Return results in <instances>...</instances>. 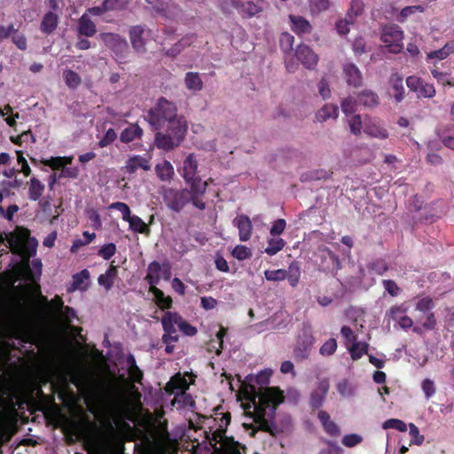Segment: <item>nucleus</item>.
<instances>
[{
    "mask_svg": "<svg viewBox=\"0 0 454 454\" xmlns=\"http://www.w3.org/2000/svg\"><path fill=\"white\" fill-rule=\"evenodd\" d=\"M272 375L270 369L261 371L254 378L259 386L256 391L253 387L250 402L243 404L245 413L253 418L258 428L264 432H271L272 419L277 407L284 402V394L278 387H266Z\"/></svg>",
    "mask_w": 454,
    "mask_h": 454,
    "instance_id": "f257e3e1",
    "label": "nucleus"
},
{
    "mask_svg": "<svg viewBox=\"0 0 454 454\" xmlns=\"http://www.w3.org/2000/svg\"><path fill=\"white\" fill-rule=\"evenodd\" d=\"M146 120L155 130L163 129L166 126H187L184 117L177 114L176 103L164 97H160L148 110Z\"/></svg>",
    "mask_w": 454,
    "mask_h": 454,
    "instance_id": "f03ea898",
    "label": "nucleus"
},
{
    "mask_svg": "<svg viewBox=\"0 0 454 454\" xmlns=\"http://www.w3.org/2000/svg\"><path fill=\"white\" fill-rule=\"evenodd\" d=\"M166 133L157 130L155 145L159 149L171 151L184 140L188 126H166Z\"/></svg>",
    "mask_w": 454,
    "mask_h": 454,
    "instance_id": "7ed1b4c3",
    "label": "nucleus"
},
{
    "mask_svg": "<svg viewBox=\"0 0 454 454\" xmlns=\"http://www.w3.org/2000/svg\"><path fill=\"white\" fill-rule=\"evenodd\" d=\"M99 38L104 45L112 51L114 59L122 64L128 61L129 46L127 40L116 33L103 32Z\"/></svg>",
    "mask_w": 454,
    "mask_h": 454,
    "instance_id": "20e7f679",
    "label": "nucleus"
},
{
    "mask_svg": "<svg viewBox=\"0 0 454 454\" xmlns=\"http://www.w3.org/2000/svg\"><path fill=\"white\" fill-rule=\"evenodd\" d=\"M161 325L164 332H170L173 334H177L176 326L186 336L192 337L198 333L195 326L189 324L176 311H166L161 317Z\"/></svg>",
    "mask_w": 454,
    "mask_h": 454,
    "instance_id": "39448f33",
    "label": "nucleus"
},
{
    "mask_svg": "<svg viewBox=\"0 0 454 454\" xmlns=\"http://www.w3.org/2000/svg\"><path fill=\"white\" fill-rule=\"evenodd\" d=\"M162 198L166 206L172 211L179 213L189 202L191 194L188 189L168 188L163 192Z\"/></svg>",
    "mask_w": 454,
    "mask_h": 454,
    "instance_id": "423d86ee",
    "label": "nucleus"
},
{
    "mask_svg": "<svg viewBox=\"0 0 454 454\" xmlns=\"http://www.w3.org/2000/svg\"><path fill=\"white\" fill-rule=\"evenodd\" d=\"M403 33L396 25L386 26L382 29L381 41L391 53H399L403 48Z\"/></svg>",
    "mask_w": 454,
    "mask_h": 454,
    "instance_id": "0eeeda50",
    "label": "nucleus"
},
{
    "mask_svg": "<svg viewBox=\"0 0 454 454\" xmlns=\"http://www.w3.org/2000/svg\"><path fill=\"white\" fill-rule=\"evenodd\" d=\"M210 182H212V178L202 182L199 176H194L189 182H185L190 186L188 191L191 194V202L200 210H204L206 208V204L202 200V197L206 193Z\"/></svg>",
    "mask_w": 454,
    "mask_h": 454,
    "instance_id": "6e6552de",
    "label": "nucleus"
},
{
    "mask_svg": "<svg viewBox=\"0 0 454 454\" xmlns=\"http://www.w3.org/2000/svg\"><path fill=\"white\" fill-rule=\"evenodd\" d=\"M189 384L186 379L180 373L175 374L165 386V392L168 395H174L175 400L179 398L190 399V395L186 394Z\"/></svg>",
    "mask_w": 454,
    "mask_h": 454,
    "instance_id": "1a4fd4ad",
    "label": "nucleus"
},
{
    "mask_svg": "<svg viewBox=\"0 0 454 454\" xmlns=\"http://www.w3.org/2000/svg\"><path fill=\"white\" fill-rule=\"evenodd\" d=\"M145 3L155 16L170 19L177 12V6L170 0H145Z\"/></svg>",
    "mask_w": 454,
    "mask_h": 454,
    "instance_id": "9d476101",
    "label": "nucleus"
},
{
    "mask_svg": "<svg viewBox=\"0 0 454 454\" xmlns=\"http://www.w3.org/2000/svg\"><path fill=\"white\" fill-rule=\"evenodd\" d=\"M454 54V40L448 41L441 49L427 53L426 62L430 67H438L437 64Z\"/></svg>",
    "mask_w": 454,
    "mask_h": 454,
    "instance_id": "9b49d317",
    "label": "nucleus"
},
{
    "mask_svg": "<svg viewBox=\"0 0 454 454\" xmlns=\"http://www.w3.org/2000/svg\"><path fill=\"white\" fill-rule=\"evenodd\" d=\"M231 5L236 8L244 19H250L256 16L262 12V7L260 3H254L252 1H242V0H230Z\"/></svg>",
    "mask_w": 454,
    "mask_h": 454,
    "instance_id": "f8f14e48",
    "label": "nucleus"
},
{
    "mask_svg": "<svg viewBox=\"0 0 454 454\" xmlns=\"http://www.w3.org/2000/svg\"><path fill=\"white\" fill-rule=\"evenodd\" d=\"M297 59L308 69L316 67L318 56L308 45L300 44L295 50Z\"/></svg>",
    "mask_w": 454,
    "mask_h": 454,
    "instance_id": "ddd939ff",
    "label": "nucleus"
},
{
    "mask_svg": "<svg viewBox=\"0 0 454 454\" xmlns=\"http://www.w3.org/2000/svg\"><path fill=\"white\" fill-rule=\"evenodd\" d=\"M145 32V27L141 25L132 26L129 28V35L134 51L137 53H145L146 51V41L144 36Z\"/></svg>",
    "mask_w": 454,
    "mask_h": 454,
    "instance_id": "4468645a",
    "label": "nucleus"
},
{
    "mask_svg": "<svg viewBox=\"0 0 454 454\" xmlns=\"http://www.w3.org/2000/svg\"><path fill=\"white\" fill-rule=\"evenodd\" d=\"M364 132L375 138L385 139L388 137L387 130L377 119L366 117L364 121Z\"/></svg>",
    "mask_w": 454,
    "mask_h": 454,
    "instance_id": "2eb2a0df",
    "label": "nucleus"
},
{
    "mask_svg": "<svg viewBox=\"0 0 454 454\" xmlns=\"http://www.w3.org/2000/svg\"><path fill=\"white\" fill-rule=\"evenodd\" d=\"M343 74L347 83L355 88L363 84V75L359 68L353 63L348 62L343 65Z\"/></svg>",
    "mask_w": 454,
    "mask_h": 454,
    "instance_id": "dca6fc26",
    "label": "nucleus"
},
{
    "mask_svg": "<svg viewBox=\"0 0 454 454\" xmlns=\"http://www.w3.org/2000/svg\"><path fill=\"white\" fill-rule=\"evenodd\" d=\"M234 225L239 229V239L247 241L252 234V223L247 215H240L233 220Z\"/></svg>",
    "mask_w": 454,
    "mask_h": 454,
    "instance_id": "f3484780",
    "label": "nucleus"
},
{
    "mask_svg": "<svg viewBox=\"0 0 454 454\" xmlns=\"http://www.w3.org/2000/svg\"><path fill=\"white\" fill-rule=\"evenodd\" d=\"M138 168L148 171L151 168V164L148 159L141 155H134L129 158L125 163V172L134 174Z\"/></svg>",
    "mask_w": 454,
    "mask_h": 454,
    "instance_id": "a211bd4d",
    "label": "nucleus"
},
{
    "mask_svg": "<svg viewBox=\"0 0 454 454\" xmlns=\"http://www.w3.org/2000/svg\"><path fill=\"white\" fill-rule=\"evenodd\" d=\"M59 22V15L53 11H49L43 16L40 24V30L43 35H49L57 29Z\"/></svg>",
    "mask_w": 454,
    "mask_h": 454,
    "instance_id": "6ab92c4d",
    "label": "nucleus"
},
{
    "mask_svg": "<svg viewBox=\"0 0 454 454\" xmlns=\"http://www.w3.org/2000/svg\"><path fill=\"white\" fill-rule=\"evenodd\" d=\"M389 94L395 98V102H401L404 98V87L403 77L398 74H392L389 78Z\"/></svg>",
    "mask_w": 454,
    "mask_h": 454,
    "instance_id": "aec40b11",
    "label": "nucleus"
},
{
    "mask_svg": "<svg viewBox=\"0 0 454 454\" xmlns=\"http://www.w3.org/2000/svg\"><path fill=\"white\" fill-rule=\"evenodd\" d=\"M198 161L193 153H190L183 162L182 176L185 182H189L194 176H197Z\"/></svg>",
    "mask_w": 454,
    "mask_h": 454,
    "instance_id": "412c9836",
    "label": "nucleus"
},
{
    "mask_svg": "<svg viewBox=\"0 0 454 454\" xmlns=\"http://www.w3.org/2000/svg\"><path fill=\"white\" fill-rule=\"evenodd\" d=\"M328 380H322L318 383L317 388L312 392L310 397V404L314 408L320 407L325 402V395L329 390Z\"/></svg>",
    "mask_w": 454,
    "mask_h": 454,
    "instance_id": "4be33fe9",
    "label": "nucleus"
},
{
    "mask_svg": "<svg viewBox=\"0 0 454 454\" xmlns=\"http://www.w3.org/2000/svg\"><path fill=\"white\" fill-rule=\"evenodd\" d=\"M290 27L291 29L299 35L309 34L312 27L310 23L301 16L290 15Z\"/></svg>",
    "mask_w": 454,
    "mask_h": 454,
    "instance_id": "5701e85b",
    "label": "nucleus"
},
{
    "mask_svg": "<svg viewBox=\"0 0 454 454\" xmlns=\"http://www.w3.org/2000/svg\"><path fill=\"white\" fill-rule=\"evenodd\" d=\"M195 40L196 35L194 34H188L183 36L176 43H175L166 51V55L171 58H176L185 48L191 46L195 42Z\"/></svg>",
    "mask_w": 454,
    "mask_h": 454,
    "instance_id": "b1692460",
    "label": "nucleus"
},
{
    "mask_svg": "<svg viewBox=\"0 0 454 454\" xmlns=\"http://www.w3.org/2000/svg\"><path fill=\"white\" fill-rule=\"evenodd\" d=\"M317 418L326 434L331 436H339L340 434V427L331 419L330 415L326 411H320L317 413Z\"/></svg>",
    "mask_w": 454,
    "mask_h": 454,
    "instance_id": "393cba45",
    "label": "nucleus"
},
{
    "mask_svg": "<svg viewBox=\"0 0 454 454\" xmlns=\"http://www.w3.org/2000/svg\"><path fill=\"white\" fill-rule=\"evenodd\" d=\"M162 267L157 261L152 262L147 268V273L145 278L146 282L149 284V287H156L160 283L161 278Z\"/></svg>",
    "mask_w": 454,
    "mask_h": 454,
    "instance_id": "a878e982",
    "label": "nucleus"
},
{
    "mask_svg": "<svg viewBox=\"0 0 454 454\" xmlns=\"http://www.w3.org/2000/svg\"><path fill=\"white\" fill-rule=\"evenodd\" d=\"M77 30L79 35L87 37H91L97 33L96 25L87 13L82 14L78 20Z\"/></svg>",
    "mask_w": 454,
    "mask_h": 454,
    "instance_id": "bb28decb",
    "label": "nucleus"
},
{
    "mask_svg": "<svg viewBox=\"0 0 454 454\" xmlns=\"http://www.w3.org/2000/svg\"><path fill=\"white\" fill-rule=\"evenodd\" d=\"M155 173L162 182H168L173 179L175 170L173 165L167 160L159 162L155 166Z\"/></svg>",
    "mask_w": 454,
    "mask_h": 454,
    "instance_id": "cd10ccee",
    "label": "nucleus"
},
{
    "mask_svg": "<svg viewBox=\"0 0 454 454\" xmlns=\"http://www.w3.org/2000/svg\"><path fill=\"white\" fill-rule=\"evenodd\" d=\"M126 364L129 379L135 383H141L144 373L137 366L135 356L132 354L127 356Z\"/></svg>",
    "mask_w": 454,
    "mask_h": 454,
    "instance_id": "c85d7f7f",
    "label": "nucleus"
},
{
    "mask_svg": "<svg viewBox=\"0 0 454 454\" xmlns=\"http://www.w3.org/2000/svg\"><path fill=\"white\" fill-rule=\"evenodd\" d=\"M149 293L154 297L156 305L161 309H169L173 305V300L170 296H166L160 289L156 287H149Z\"/></svg>",
    "mask_w": 454,
    "mask_h": 454,
    "instance_id": "c756f323",
    "label": "nucleus"
},
{
    "mask_svg": "<svg viewBox=\"0 0 454 454\" xmlns=\"http://www.w3.org/2000/svg\"><path fill=\"white\" fill-rule=\"evenodd\" d=\"M184 84L187 90L197 92L203 89V81L198 72H188L184 76Z\"/></svg>",
    "mask_w": 454,
    "mask_h": 454,
    "instance_id": "7c9ffc66",
    "label": "nucleus"
},
{
    "mask_svg": "<svg viewBox=\"0 0 454 454\" xmlns=\"http://www.w3.org/2000/svg\"><path fill=\"white\" fill-rule=\"evenodd\" d=\"M143 136V129L137 124H130L124 129L120 136V140L122 143H130L137 138H141Z\"/></svg>",
    "mask_w": 454,
    "mask_h": 454,
    "instance_id": "2f4dec72",
    "label": "nucleus"
},
{
    "mask_svg": "<svg viewBox=\"0 0 454 454\" xmlns=\"http://www.w3.org/2000/svg\"><path fill=\"white\" fill-rule=\"evenodd\" d=\"M118 275V270L117 267L111 264L110 267L107 269L105 274H101L98 278V282L100 286H104L106 290H110L114 283L115 278Z\"/></svg>",
    "mask_w": 454,
    "mask_h": 454,
    "instance_id": "473e14b6",
    "label": "nucleus"
},
{
    "mask_svg": "<svg viewBox=\"0 0 454 454\" xmlns=\"http://www.w3.org/2000/svg\"><path fill=\"white\" fill-rule=\"evenodd\" d=\"M358 103L365 107H374L380 103L378 95L371 90H364L357 95Z\"/></svg>",
    "mask_w": 454,
    "mask_h": 454,
    "instance_id": "72a5a7b5",
    "label": "nucleus"
},
{
    "mask_svg": "<svg viewBox=\"0 0 454 454\" xmlns=\"http://www.w3.org/2000/svg\"><path fill=\"white\" fill-rule=\"evenodd\" d=\"M28 198L31 200H38L44 192V184L36 177H31L28 183Z\"/></svg>",
    "mask_w": 454,
    "mask_h": 454,
    "instance_id": "f704fd0d",
    "label": "nucleus"
},
{
    "mask_svg": "<svg viewBox=\"0 0 454 454\" xmlns=\"http://www.w3.org/2000/svg\"><path fill=\"white\" fill-rule=\"evenodd\" d=\"M338 116V107L335 105H325L316 114V120L324 122L329 119H336Z\"/></svg>",
    "mask_w": 454,
    "mask_h": 454,
    "instance_id": "c9c22d12",
    "label": "nucleus"
},
{
    "mask_svg": "<svg viewBox=\"0 0 454 454\" xmlns=\"http://www.w3.org/2000/svg\"><path fill=\"white\" fill-rule=\"evenodd\" d=\"M430 72L438 83L454 87V77L450 73L441 72L438 67H430Z\"/></svg>",
    "mask_w": 454,
    "mask_h": 454,
    "instance_id": "e433bc0d",
    "label": "nucleus"
},
{
    "mask_svg": "<svg viewBox=\"0 0 454 454\" xmlns=\"http://www.w3.org/2000/svg\"><path fill=\"white\" fill-rule=\"evenodd\" d=\"M126 222L129 223V228L135 232L146 235L150 232L148 225L137 215H131L129 220Z\"/></svg>",
    "mask_w": 454,
    "mask_h": 454,
    "instance_id": "4c0bfd02",
    "label": "nucleus"
},
{
    "mask_svg": "<svg viewBox=\"0 0 454 454\" xmlns=\"http://www.w3.org/2000/svg\"><path fill=\"white\" fill-rule=\"evenodd\" d=\"M63 78L66 85L72 90H75L82 83L81 76L71 69H67L63 73Z\"/></svg>",
    "mask_w": 454,
    "mask_h": 454,
    "instance_id": "58836bf2",
    "label": "nucleus"
},
{
    "mask_svg": "<svg viewBox=\"0 0 454 454\" xmlns=\"http://www.w3.org/2000/svg\"><path fill=\"white\" fill-rule=\"evenodd\" d=\"M368 347V343L356 340V342L348 346V349L350 353L352 359L357 360L361 358L363 355L367 353Z\"/></svg>",
    "mask_w": 454,
    "mask_h": 454,
    "instance_id": "ea45409f",
    "label": "nucleus"
},
{
    "mask_svg": "<svg viewBox=\"0 0 454 454\" xmlns=\"http://www.w3.org/2000/svg\"><path fill=\"white\" fill-rule=\"evenodd\" d=\"M314 340H315L311 328L309 326H304L298 337L299 343L303 347L304 349H307L312 346Z\"/></svg>",
    "mask_w": 454,
    "mask_h": 454,
    "instance_id": "a19ab883",
    "label": "nucleus"
},
{
    "mask_svg": "<svg viewBox=\"0 0 454 454\" xmlns=\"http://www.w3.org/2000/svg\"><path fill=\"white\" fill-rule=\"evenodd\" d=\"M364 11V3L360 0H352L349 10L346 15L348 20L355 23L356 18L362 14Z\"/></svg>",
    "mask_w": 454,
    "mask_h": 454,
    "instance_id": "79ce46f5",
    "label": "nucleus"
},
{
    "mask_svg": "<svg viewBox=\"0 0 454 454\" xmlns=\"http://www.w3.org/2000/svg\"><path fill=\"white\" fill-rule=\"evenodd\" d=\"M301 275V269L298 262H294L288 267L287 273L286 272V278L292 286H295L299 281V278Z\"/></svg>",
    "mask_w": 454,
    "mask_h": 454,
    "instance_id": "37998d69",
    "label": "nucleus"
},
{
    "mask_svg": "<svg viewBox=\"0 0 454 454\" xmlns=\"http://www.w3.org/2000/svg\"><path fill=\"white\" fill-rule=\"evenodd\" d=\"M108 12L126 10L131 0H104Z\"/></svg>",
    "mask_w": 454,
    "mask_h": 454,
    "instance_id": "c03bdc74",
    "label": "nucleus"
},
{
    "mask_svg": "<svg viewBox=\"0 0 454 454\" xmlns=\"http://www.w3.org/2000/svg\"><path fill=\"white\" fill-rule=\"evenodd\" d=\"M161 340L162 342L166 344L165 352L167 354H172L174 351L173 343L178 341L179 336L178 334H173L170 332H164Z\"/></svg>",
    "mask_w": 454,
    "mask_h": 454,
    "instance_id": "a18cd8bd",
    "label": "nucleus"
},
{
    "mask_svg": "<svg viewBox=\"0 0 454 454\" xmlns=\"http://www.w3.org/2000/svg\"><path fill=\"white\" fill-rule=\"evenodd\" d=\"M384 429H395L399 432H405L407 430V425L401 419H387L383 424Z\"/></svg>",
    "mask_w": 454,
    "mask_h": 454,
    "instance_id": "49530a36",
    "label": "nucleus"
},
{
    "mask_svg": "<svg viewBox=\"0 0 454 454\" xmlns=\"http://www.w3.org/2000/svg\"><path fill=\"white\" fill-rule=\"evenodd\" d=\"M358 105H360L358 99L356 100L352 97H348L342 101L341 110L346 115L351 114L356 111Z\"/></svg>",
    "mask_w": 454,
    "mask_h": 454,
    "instance_id": "de8ad7c7",
    "label": "nucleus"
},
{
    "mask_svg": "<svg viewBox=\"0 0 454 454\" xmlns=\"http://www.w3.org/2000/svg\"><path fill=\"white\" fill-rule=\"evenodd\" d=\"M284 247V242L282 239H270L268 242V247L265 248V252L269 255L276 254L278 251H280Z\"/></svg>",
    "mask_w": 454,
    "mask_h": 454,
    "instance_id": "09e8293b",
    "label": "nucleus"
},
{
    "mask_svg": "<svg viewBox=\"0 0 454 454\" xmlns=\"http://www.w3.org/2000/svg\"><path fill=\"white\" fill-rule=\"evenodd\" d=\"M350 131L354 135H359L364 130V121L360 115H354L348 120Z\"/></svg>",
    "mask_w": 454,
    "mask_h": 454,
    "instance_id": "8fccbe9b",
    "label": "nucleus"
},
{
    "mask_svg": "<svg viewBox=\"0 0 454 454\" xmlns=\"http://www.w3.org/2000/svg\"><path fill=\"white\" fill-rule=\"evenodd\" d=\"M363 442V437L358 434H345L342 437L341 442L348 448H353Z\"/></svg>",
    "mask_w": 454,
    "mask_h": 454,
    "instance_id": "3c124183",
    "label": "nucleus"
},
{
    "mask_svg": "<svg viewBox=\"0 0 454 454\" xmlns=\"http://www.w3.org/2000/svg\"><path fill=\"white\" fill-rule=\"evenodd\" d=\"M90 278V272L88 270H82L81 272L76 273L73 276V284L71 291L80 289L82 284L85 279Z\"/></svg>",
    "mask_w": 454,
    "mask_h": 454,
    "instance_id": "603ef678",
    "label": "nucleus"
},
{
    "mask_svg": "<svg viewBox=\"0 0 454 454\" xmlns=\"http://www.w3.org/2000/svg\"><path fill=\"white\" fill-rule=\"evenodd\" d=\"M409 433L412 439L411 440V444L421 445L424 442V436L419 434V430L418 427H416L413 423L409 424Z\"/></svg>",
    "mask_w": 454,
    "mask_h": 454,
    "instance_id": "864d4df0",
    "label": "nucleus"
},
{
    "mask_svg": "<svg viewBox=\"0 0 454 454\" xmlns=\"http://www.w3.org/2000/svg\"><path fill=\"white\" fill-rule=\"evenodd\" d=\"M115 253H116L115 244L108 243V244L102 246L99 248L98 254L105 260H109L112 256L114 255Z\"/></svg>",
    "mask_w": 454,
    "mask_h": 454,
    "instance_id": "5fc2aeb1",
    "label": "nucleus"
},
{
    "mask_svg": "<svg viewBox=\"0 0 454 454\" xmlns=\"http://www.w3.org/2000/svg\"><path fill=\"white\" fill-rule=\"evenodd\" d=\"M232 255L239 261L246 260L252 256L251 250L246 246H236L232 251Z\"/></svg>",
    "mask_w": 454,
    "mask_h": 454,
    "instance_id": "6e6d98bb",
    "label": "nucleus"
},
{
    "mask_svg": "<svg viewBox=\"0 0 454 454\" xmlns=\"http://www.w3.org/2000/svg\"><path fill=\"white\" fill-rule=\"evenodd\" d=\"M109 208L119 210L121 213L122 219L124 221L129 220V217L131 216L130 208L124 202H114L109 206Z\"/></svg>",
    "mask_w": 454,
    "mask_h": 454,
    "instance_id": "4d7b16f0",
    "label": "nucleus"
},
{
    "mask_svg": "<svg viewBox=\"0 0 454 454\" xmlns=\"http://www.w3.org/2000/svg\"><path fill=\"white\" fill-rule=\"evenodd\" d=\"M340 334L345 340L347 348H348V346L356 341V335L349 326H342L340 329Z\"/></svg>",
    "mask_w": 454,
    "mask_h": 454,
    "instance_id": "13d9d810",
    "label": "nucleus"
},
{
    "mask_svg": "<svg viewBox=\"0 0 454 454\" xmlns=\"http://www.w3.org/2000/svg\"><path fill=\"white\" fill-rule=\"evenodd\" d=\"M65 160L60 157H51L50 159H43L41 162L47 167L51 168L54 170L62 169L63 168V161Z\"/></svg>",
    "mask_w": 454,
    "mask_h": 454,
    "instance_id": "bf43d9fd",
    "label": "nucleus"
},
{
    "mask_svg": "<svg viewBox=\"0 0 454 454\" xmlns=\"http://www.w3.org/2000/svg\"><path fill=\"white\" fill-rule=\"evenodd\" d=\"M337 348V341L335 339H329L325 341L322 347L320 348V354L322 356H331L333 355Z\"/></svg>",
    "mask_w": 454,
    "mask_h": 454,
    "instance_id": "052dcab7",
    "label": "nucleus"
},
{
    "mask_svg": "<svg viewBox=\"0 0 454 454\" xmlns=\"http://www.w3.org/2000/svg\"><path fill=\"white\" fill-rule=\"evenodd\" d=\"M407 312V308L404 304H401L398 306L392 307L388 312L387 315L390 318H392L394 321H398L401 317H403Z\"/></svg>",
    "mask_w": 454,
    "mask_h": 454,
    "instance_id": "680f3d73",
    "label": "nucleus"
},
{
    "mask_svg": "<svg viewBox=\"0 0 454 454\" xmlns=\"http://www.w3.org/2000/svg\"><path fill=\"white\" fill-rule=\"evenodd\" d=\"M434 308L432 299L428 297L421 298L416 305V309L423 313H430L429 311Z\"/></svg>",
    "mask_w": 454,
    "mask_h": 454,
    "instance_id": "e2e57ef3",
    "label": "nucleus"
},
{
    "mask_svg": "<svg viewBox=\"0 0 454 454\" xmlns=\"http://www.w3.org/2000/svg\"><path fill=\"white\" fill-rule=\"evenodd\" d=\"M117 137L114 129H109L105 133L104 137L99 140L98 146L103 148L111 145Z\"/></svg>",
    "mask_w": 454,
    "mask_h": 454,
    "instance_id": "0e129e2a",
    "label": "nucleus"
},
{
    "mask_svg": "<svg viewBox=\"0 0 454 454\" xmlns=\"http://www.w3.org/2000/svg\"><path fill=\"white\" fill-rule=\"evenodd\" d=\"M351 25H354L353 20H348V17H345V19L340 20L336 23V30L339 35H346L349 32V30H350L349 27Z\"/></svg>",
    "mask_w": 454,
    "mask_h": 454,
    "instance_id": "69168bd1",
    "label": "nucleus"
},
{
    "mask_svg": "<svg viewBox=\"0 0 454 454\" xmlns=\"http://www.w3.org/2000/svg\"><path fill=\"white\" fill-rule=\"evenodd\" d=\"M418 94L424 98H433L435 95V89L433 84L422 82Z\"/></svg>",
    "mask_w": 454,
    "mask_h": 454,
    "instance_id": "338daca9",
    "label": "nucleus"
},
{
    "mask_svg": "<svg viewBox=\"0 0 454 454\" xmlns=\"http://www.w3.org/2000/svg\"><path fill=\"white\" fill-rule=\"evenodd\" d=\"M422 390L427 399L432 397L435 393V387L433 380L426 379L421 384Z\"/></svg>",
    "mask_w": 454,
    "mask_h": 454,
    "instance_id": "774afa93",
    "label": "nucleus"
}]
</instances>
